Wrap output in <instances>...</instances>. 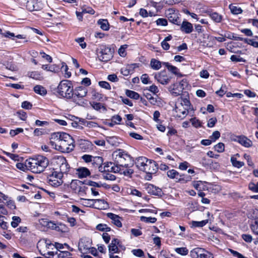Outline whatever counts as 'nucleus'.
I'll use <instances>...</instances> for the list:
<instances>
[{
    "mask_svg": "<svg viewBox=\"0 0 258 258\" xmlns=\"http://www.w3.org/2000/svg\"><path fill=\"white\" fill-rule=\"evenodd\" d=\"M248 189L253 192H258V181L255 183L253 182H250L248 185Z\"/></svg>",
    "mask_w": 258,
    "mask_h": 258,
    "instance_id": "obj_49",
    "label": "nucleus"
},
{
    "mask_svg": "<svg viewBox=\"0 0 258 258\" xmlns=\"http://www.w3.org/2000/svg\"><path fill=\"white\" fill-rule=\"evenodd\" d=\"M176 116L181 118H184L188 113V109L182 107V105H178L175 109Z\"/></svg>",
    "mask_w": 258,
    "mask_h": 258,
    "instance_id": "obj_18",
    "label": "nucleus"
},
{
    "mask_svg": "<svg viewBox=\"0 0 258 258\" xmlns=\"http://www.w3.org/2000/svg\"><path fill=\"white\" fill-rule=\"evenodd\" d=\"M180 30L186 34L190 33L193 30L192 25L187 21H183L181 25Z\"/></svg>",
    "mask_w": 258,
    "mask_h": 258,
    "instance_id": "obj_22",
    "label": "nucleus"
},
{
    "mask_svg": "<svg viewBox=\"0 0 258 258\" xmlns=\"http://www.w3.org/2000/svg\"><path fill=\"white\" fill-rule=\"evenodd\" d=\"M107 216L108 218L112 220V223L116 227L118 228L122 227V225L121 221V220L122 219L121 217L112 213H108L107 214Z\"/></svg>",
    "mask_w": 258,
    "mask_h": 258,
    "instance_id": "obj_15",
    "label": "nucleus"
},
{
    "mask_svg": "<svg viewBox=\"0 0 258 258\" xmlns=\"http://www.w3.org/2000/svg\"><path fill=\"white\" fill-rule=\"evenodd\" d=\"M180 100V104L179 105H182V107H185L189 109L190 106V102L188 99V97H180L179 99Z\"/></svg>",
    "mask_w": 258,
    "mask_h": 258,
    "instance_id": "obj_40",
    "label": "nucleus"
},
{
    "mask_svg": "<svg viewBox=\"0 0 258 258\" xmlns=\"http://www.w3.org/2000/svg\"><path fill=\"white\" fill-rule=\"evenodd\" d=\"M108 249L109 253H118L120 252L118 247L114 242H111L108 245Z\"/></svg>",
    "mask_w": 258,
    "mask_h": 258,
    "instance_id": "obj_37",
    "label": "nucleus"
},
{
    "mask_svg": "<svg viewBox=\"0 0 258 258\" xmlns=\"http://www.w3.org/2000/svg\"><path fill=\"white\" fill-rule=\"evenodd\" d=\"M167 175L169 178L174 179L176 182H186L191 179L190 176L185 177L184 174H180L174 169L169 170L167 172Z\"/></svg>",
    "mask_w": 258,
    "mask_h": 258,
    "instance_id": "obj_7",
    "label": "nucleus"
},
{
    "mask_svg": "<svg viewBox=\"0 0 258 258\" xmlns=\"http://www.w3.org/2000/svg\"><path fill=\"white\" fill-rule=\"evenodd\" d=\"M132 253L137 257H142L144 256V252L141 249H134L132 250Z\"/></svg>",
    "mask_w": 258,
    "mask_h": 258,
    "instance_id": "obj_52",
    "label": "nucleus"
},
{
    "mask_svg": "<svg viewBox=\"0 0 258 258\" xmlns=\"http://www.w3.org/2000/svg\"><path fill=\"white\" fill-rule=\"evenodd\" d=\"M42 68L44 70L54 73H57L59 70V68L54 64L51 66H49L48 64L42 65Z\"/></svg>",
    "mask_w": 258,
    "mask_h": 258,
    "instance_id": "obj_34",
    "label": "nucleus"
},
{
    "mask_svg": "<svg viewBox=\"0 0 258 258\" xmlns=\"http://www.w3.org/2000/svg\"><path fill=\"white\" fill-rule=\"evenodd\" d=\"M137 67H138L137 63L127 64L121 69L120 72L123 75L127 76L132 74L134 72V69Z\"/></svg>",
    "mask_w": 258,
    "mask_h": 258,
    "instance_id": "obj_16",
    "label": "nucleus"
},
{
    "mask_svg": "<svg viewBox=\"0 0 258 258\" xmlns=\"http://www.w3.org/2000/svg\"><path fill=\"white\" fill-rule=\"evenodd\" d=\"M177 84H174L171 85L169 88V90L170 91L171 94L174 96H177L179 95L182 92V90L180 88H176L177 87Z\"/></svg>",
    "mask_w": 258,
    "mask_h": 258,
    "instance_id": "obj_29",
    "label": "nucleus"
},
{
    "mask_svg": "<svg viewBox=\"0 0 258 258\" xmlns=\"http://www.w3.org/2000/svg\"><path fill=\"white\" fill-rule=\"evenodd\" d=\"M163 65L165 66L168 70L171 72L172 74L179 77L182 76V75L179 72V69L176 67L170 64L169 62H163Z\"/></svg>",
    "mask_w": 258,
    "mask_h": 258,
    "instance_id": "obj_24",
    "label": "nucleus"
},
{
    "mask_svg": "<svg viewBox=\"0 0 258 258\" xmlns=\"http://www.w3.org/2000/svg\"><path fill=\"white\" fill-rule=\"evenodd\" d=\"M127 47V45H123L120 46L118 50V54L121 57H124L126 55L125 49Z\"/></svg>",
    "mask_w": 258,
    "mask_h": 258,
    "instance_id": "obj_55",
    "label": "nucleus"
},
{
    "mask_svg": "<svg viewBox=\"0 0 258 258\" xmlns=\"http://www.w3.org/2000/svg\"><path fill=\"white\" fill-rule=\"evenodd\" d=\"M205 183H208L206 182H203L201 180L193 181L192 182V186L197 190L203 191L208 190L209 187L205 185Z\"/></svg>",
    "mask_w": 258,
    "mask_h": 258,
    "instance_id": "obj_20",
    "label": "nucleus"
},
{
    "mask_svg": "<svg viewBox=\"0 0 258 258\" xmlns=\"http://www.w3.org/2000/svg\"><path fill=\"white\" fill-rule=\"evenodd\" d=\"M210 16L211 19L215 22L219 23L222 20V16L216 12H214L210 14Z\"/></svg>",
    "mask_w": 258,
    "mask_h": 258,
    "instance_id": "obj_46",
    "label": "nucleus"
},
{
    "mask_svg": "<svg viewBox=\"0 0 258 258\" xmlns=\"http://www.w3.org/2000/svg\"><path fill=\"white\" fill-rule=\"evenodd\" d=\"M0 227L2 229L4 230L2 233V235L7 239H11L12 238V234L11 230H8L9 227L8 223L7 222H5L4 223L1 224Z\"/></svg>",
    "mask_w": 258,
    "mask_h": 258,
    "instance_id": "obj_21",
    "label": "nucleus"
},
{
    "mask_svg": "<svg viewBox=\"0 0 258 258\" xmlns=\"http://www.w3.org/2000/svg\"><path fill=\"white\" fill-rule=\"evenodd\" d=\"M82 159L84 161H103V159L100 156H93L89 155H84L82 156Z\"/></svg>",
    "mask_w": 258,
    "mask_h": 258,
    "instance_id": "obj_27",
    "label": "nucleus"
},
{
    "mask_svg": "<svg viewBox=\"0 0 258 258\" xmlns=\"http://www.w3.org/2000/svg\"><path fill=\"white\" fill-rule=\"evenodd\" d=\"M51 139L55 142V149L61 152L69 153L74 149V140L67 133H54L51 135Z\"/></svg>",
    "mask_w": 258,
    "mask_h": 258,
    "instance_id": "obj_1",
    "label": "nucleus"
},
{
    "mask_svg": "<svg viewBox=\"0 0 258 258\" xmlns=\"http://www.w3.org/2000/svg\"><path fill=\"white\" fill-rule=\"evenodd\" d=\"M250 226L253 233L258 235V216L252 217Z\"/></svg>",
    "mask_w": 258,
    "mask_h": 258,
    "instance_id": "obj_25",
    "label": "nucleus"
},
{
    "mask_svg": "<svg viewBox=\"0 0 258 258\" xmlns=\"http://www.w3.org/2000/svg\"><path fill=\"white\" fill-rule=\"evenodd\" d=\"M125 94L127 96L130 97L131 98L136 100L138 99L140 97V95L138 93L129 90H127L126 91Z\"/></svg>",
    "mask_w": 258,
    "mask_h": 258,
    "instance_id": "obj_43",
    "label": "nucleus"
},
{
    "mask_svg": "<svg viewBox=\"0 0 258 258\" xmlns=\"http://www.w3.org/2000/svg\"><path fill=\"white\" fill-rule=\"evenodd\" d=\"M235 141L246 148H249L252 146V141L244 135L236 137Z\"/></svg>",
    "mask_w": 258,
    "mask_h": 258,
    "instance_id": "obj_14",
    "label": "nucleus"
},
{
    "mask_svg": "<svg viewBox=\"0 0 258 258\" xmlns=\"http://www.w3.org/2000/svg\"><path fill=\"white\" fill-rule=\"evenodd\" d=\"M27 76L37 80H41L43 79L42 76L38 71L29 72L27 74Z\"/></svg>",
    "mask_w": 258,
    "mask_h": 258,
    "instance_id": "obj_30",
    "label": "nucleus"
},
{
    "mask_svg": "<svg viewBox=\"0 0 258 258\" xmlns=\"http://www.w3.org/2000/svg\"><path fill=\"white\" fill-rule=\"evenodd\" d=\"M82 124L89 128H96L98 127V124L97 122L93 121H88L85 119H82Z\"/></svg>",
    "mask_w": 258,
    "mask_h": 258,
    "instance_id": "obj_32",
    "label": "nucleus"
},
{
    "mask_svg": "<svg viewBox=\"0 0 258 258\" xmlns=\"http://www.w3.org/2000/svg\"><path fill=\"white\" fill-rule=\"evenodd\" d=\"M140 170L146 173H156L159 169L157 162H135Z\"/></svg>",
    "mask_w": 258,
    "mask_h": 258,
    "instance_id": "obj_5",
    "label": "nucleus"
},
{
    "mask_svg": "<svg viewBox=\"0 0 258 258\" xmlns=\"http://www.w3.org/2000/svg\"><path fill=\"white\" fill-rule=\"evenodd\" d=\"M208 222V220H204L201 221H192V225L195 227H202Z\"/></svg>",
    "mask_w": 258,
    "mask_h": 258,
    "instance_id": "obj_44",
    "label": "nucleus"
},
{
    "mask_svg": "<svg viewBox=\"0 0 258 258\" xmlns=\"http://www.w3.org/2000/svg\"><path fill=\"white\" fill-rule=\"evenodd\" d=\"M57 258H68L70 256H72V253L68 251H55Z\"/></svg>",
    "mask_w": 258,
    "mask_h": 258,
    "instance_id": "obj_41",
    "label": "nucleus"
},
{
    "mask_svg": "<svg viewBox=\"0 0 258 258\" xmlns=\"http://www.w3.org/2000/svg\"><path fill=\"white\" fill-rule=\"evenodd\" d=\"M112 157L115 161H122L123 160H131L132 159L130 155L121 150L113 152Z\"/></svg>",
    "mask_w": 258,
    "mask_h": 258,
    "instance_id": "obj_10",
    "label": "nucleus"
},
{
    "mask_svg": "<svg viewBox=\"0 0 258 258\" xmlns=\"http://www.w3.org/2000/svg\"><path fill=\"white\" fill-rule=\"evenodd\" d=\"M175 251L178 254H179L181 255H186L188 253V250L185 247H177L175 249Z\"/></svg>",
    "mask_w": 258,
    "mask_h": 258,
    "instance_id": "obj_45",
    "label": "nucleus"
},
{
    "mask_svg": "<svg viewBox=\"0 0 258 258\" xmlns=\"http://www.w3.org/2000/svg\"><path fill=\"white\" fill-rule=\"evenodd\" d=\"M118 162H104L106 173L114 172L119 173L125 176L131 177L134 173V170L131 168L134 165V162H131L130 164L124 165L118 164Z\"/></svg>",
    "mask_w": 258,
    "mask_h": 258,
    "instance_id": "obj_2",
    "label": "nucleus"
},
{
    "mask_svg": "<svg viewBox=\"0 0 258 258\" xmlns=\"http://www.w3.org/2000/svg\"><path fill=\"white\" fill-rule=\"evenodd\" d=\"M191 258H214L213 254L201 247H196L190 251Z\"/></svg>",
    "mask_w": 258,
    "mask_h": 258,
    "instance_id": "obj_8",
    "label": "nucleus"
},
{
    "mask_svg": "<svg viewBox=\"0 0 258 258\" xmlns=\"http://www.w3.org/2000/svg\"><path fill=\"white\" fill-rule=\"evenodd\" d=\"M155 79L162 85H166L169 83L171 77L169 76L165 71H161L156 73L154 76Z\"/></svg>",
    "mask_w": 258,
    "mask_h": 258,
    "instance_id": "obj_9",
    "label": "nucleus"
},
{
    "mask_svg": "<svg viewBox=\"0 0 258 258\" xmlns=\"http://www.w3.org/2000/svg\"><path fill=\"white\" fill-rule=\"evenodd\" d=\"M96 229L100 231L109 232L111 230V228L108 226L107 224L102 223L98 224L96 227Z\"/></svg>",
    "mask_w": 258,
    "mask_h": 258,
    "instance_id": "obj_39",
    "label": "nucleus"
},
{
    "mask_svg": "<svg viewBox=\"0 0 258 258\" xmlns=\"http://www.w3.org/2000/svg\"><path fill=\"white\" fill-rule=\"evenodd\" d=\"M34 91L36 93L42 96L46 95L47 93L46 89L41 85H36L34 87Z\"/></svg>",
    "mask_w": 258,
    "mask_h": 258,
    "instance_id": "obj_31",
    "label": "nucleus"
},
{
    "mask_svg": "<svg viewBox=\"0 0 258 258\" xmlns=\"http://www.w3.org/2000/svg\"><path fill=\"white\" fill-rule=\"evenodd\" d=\"M6 154L10 157V158L14 160V161H19L20 160H23V159L22 157H19L18 155L16 154H13L10 153H6Z\"/></svg>",
    "mask_w": 258,
    "mask_h": 258,
    "instance_id": "obj_57",
    "label": "nucleus"
},
{
    "mask_svg": "<svg viewBox=\"0 0 258 258\" xmlns=\"http://www.w3.org/2000/svg\"><path fill=\"white\" fill-rule=\"evenodd\" d=\"M67 217V222L70 224V226L74 227L77 225V221L75 218L70 217L66 215Z\"/></svg>",
    "mask_w": 258,
    "mask_h": 258,
    "instance_id": "obj_59",
    "label": "nucleus"
},
{
    "mask_svg": "<svg viewBox=\"0 0 258 258\" xmlns=\"http://www.w3.org/2000/svg\"><path fill=\"white\" fill-rule=\"evenodd\" d=\"M203 166H204L207 170L211 171L218 170L220 168V164L219 162H202Z\"/></svg>",
    "mask_w": 258,
    "mask_h": 258,
    "instance_id": "obj_19",
    "label": "nucleus"
},
{
    "mask_svg": "<svg viewBox=\"0 0 258 258\" xmlns=\"http://www.w3.org/2000/svg\"><path fill=\"white\" fill-rule=\"evenodd\" d=\"M91 105L97 111H101L102 110L103 111H106L107 110L106 107L101 103L93 102Z\"/></svg>",
    "mask_w": 258,
    "mask_h": 258,
    "instance_id": "obj_35",
    "label": "nucleus"
},
{
    "mask_svg": "<svg viewBox=\"0 0 258 258\" xmlns=\"http://www.w3.org/2000/svg\"><path fill=\"white\" fill-rule=\"evenodd\" d=\"M214 149L218 152L221 153L224 151L225 146L222 143H219L214 146Z\"/></svg>",
    "mask_w": 258,
    "mask_h": 258,
    "instance_id": "obj_56",
    "label": "nucleus"
},
{
    "mask_svg": "<svg viewBox=\"0 0 258 258\" xmlns=\"http://www.w3.org/2000/svg\"><path fill=\"white\" fill-rule=\"evenodd\" d=\"M84 183L86 185H89L92 186V187H101L103 186V184H101L100 182H96L95 181H93L90 180L86 179L84 180Z\"/></svg>",
    "mask_w": 258,
    "mask_h": 258,
    "instance_id": "obj_38",
    "label": "nucleus"
},
{
    "mask_svg": "<svg viewBox=\"0 0 258 258\" xmlns=\"http://www.w3.org/2000/svg\"><path fill=\"white\" fill-rule=\"evenodd\" d=\"M85 183H83L80 185L78 194L80 196H84L86 194V190L88 189V187L86 186Z\"/></svg>",
    "mask_w": 258,
    "mask_h": 258,
    "instance_id": "obj_53",
    "label": "nucleus"
},
{
    "mask_svg": "<svg viewBox=\"0 0 258 258\" xmlns=\"http://www.w3.org/2000/svg\"><path fill=\"white\" fill-rule=\"evenodd\" d=\"M27 162H17L16 167L17 168L23 171H26L29 170L28 164Z\"/></svg>",
    "mask_w": 258,
    "mask_h": 258,
    "instance_id": "obj_47",
    "label": "nucleus"
},
{
    "mask_svg": "<svg viewBox=\"0 0 258 258\" xmlns=\"http://www.w3.org/2000/svg\"><path fill=\"white\" fill-rule=\"evenodd\" d=\"M91 93L92 96V98L93 99L97 100L98 101H100L103 98V95L99 92H98L95 89H92Z\"/></svg>",
    "mask_w": 258,
    "mask_h": 258,
    "instance_id": "obj_42",
    "label": "nucleus"
},
{
    "mask_svg": "<svg viewBox=\"0 0 258 258\" xmlns=\"http://www.w3.org/2000/svg\"><path fill=\"white\" fill-rule=\"evenodd\" d=\"M140 220L144 222L145 223H154L156 222L157 218H156L155 217H147L143 216L141 217Z\"/></svg>",
    "mask_w": 258,
    "mask_h": 258,
    "instance_id": "obj_48",
    "label": "nucleus"
},
{
    "mask_svg": "<svg viewBox=\"0 0 258 258\" xmlns=\"http://www.w3.org/2000/svg\"><path fill=\"white\" fill-rule=\"evenodd\" d=\"M229 250L234 256L237 257V258H247L236 250L231 249H230Z\"/></svg>",
    "mask_w": 258,
    "mask_h": 258,
    "instance_id": "obj_64",
    "label": "nucleus"
},
{
    "mask_svg": "<svg viewBox=\"0 0 258 258\" xmlns=\"http://www.w3.org/2000/svg\"><path fill=\"white\" fill-rule=\"evenodd\" d=\"M49 162H28V164H37L36 167L33 169V173H39L43 172L49 165Z\"/></svg>",
    "mask_w": 258,
    "mask_h": 258,
    "instance_id": "obj_17",
    "label": "nucleus"
},
{
    "mask_svg": "<svg viewBox=\"0 0 258 258\" xmlns=\"http://www.w3.org/2000/svg\"><path fill=\"white\" fill-rule=\"evenodd\" d=\"M26 8L30 11H34L40 10L42 6L38 0H28Z\"/></svg>",
    "mask_w": 258,
    "mask_h": 258,
    "instance_id": "obj_13",
    "label": "nucleus"
},
{
    "mask_svg": "<svg viewBox=\"0 0 258 258\" xmlns=\"http://www.w3.org/2000/svg\"><path fill=\"white\" fill-rule=\"evenodd\" d=\"M241 238L246 242L250 243L252 240V237L250 234H242Z\"/></svg>",
    "mask_w": 258,
    "mask_h": 258,
    "instance_id": "obj_63",
    "label": "nucleus"
},
{
    "mask_svg": "<svg viewBox=\"0 0 258 258\" xmlns=\"http://www.w3.org/2000/svg\"><path fill=\"white\" fill-rule=\"evenodd\" d=\"M114 242L116 244V245L119 248H120L122 250H125V247L124 245L122 244L121 242L117 238H114L112 239V242Z\"/></svg>",
    "mask_w": 258,
    "mask_h": 258,
    "instance_id": "obj_60",
    "label": "nucleus"
},
{
    "mask_svg": "<svg viewBox=\"0 0 258 258\" xmlns=\"http://www.w3.org/2000/svg\"><path fill=\"white\" fill-rule=\"evenodd\" d=\"M98 24L100 26V28L104 31L109 30V24L106 19H100L98 21Z\"/></svg>",
    "mask_w": 258,
    "mask_h": 258,
    "instance_id": "obj_33",
    "label": "nucleus"
},
{
    "mask_svg": "<svg viewBox=\"0 0 258 258\" xmlns=\"http://www.w3.org/2000/svg\"><path fill=\"white\" fill-rule=\"evenodd\" d=\"M146 189L147 191V192L150 195L161 197L163 194L162 190L160 188L157 187L152 184H148L146 185Z\"/></svg>",
    "mask_w": 258,
    "mask_h": 258,
    "instance_id": "obj_12",
    "label": "nucleus"
},
{
    "mask_svg": "<svg viewBox=\"0 0 258 258\" xmlns=\"http://www.w3.org/2000/svg\"><path fill=\"white\" fill-rule=\"evenodd\" d=\"M150 64L152 69L154 70H159L161 68L163 62L155 58H152L151 60Z\"/></svg>",
    "mask_w": 258,
    "mask_h": 258,
    "instance_id": "obj_28",
    "label": "nucleus"
},
{
    "mask_svg": "<svg viewBox=\"0 0 258 258\" xmlns=\"http://www.w3.org/2000/svg\"><path fill=\"white\" fill-rule=\"evenodd\" d=\"M229 8L231 12L234 15H238L242 13V10L241 8L234 6L233 4H230Z\"/></svg>",
    "mask_w": 258,
    "mask_h": 258,
    "instance_id": "obj_36",
    "label": "nucleus"
},
{
    "mask_svg": "<svg viewBox=\"0 0 258 258\" xmlns=\"http://www.w3.org/2000/svg\"><path fill=\"white\" fill-rule=\"evenodd\" d=\"M61 69L64 72V77L66 78H69L71 76V73L68 71V67L65 62L62 63Z\"/></svg>",
    "mask_w": 258,
    "mask_h": 258,
    "instance_id": "obj_51",
    "label": "nucleus"
},
{
    "mask_svg": "<svg viewBox=\"0 0 258 258\" xmlns=\"http://www.w3.org/2000/svg\"><path fill=\"white\" fill-rule=\"evenodd\" d=\"M99 85L101 87L104 88L105 89H107V90L111 89V86H110V84L106 81H100L99 82Z\"/></svg>",
    "mask_w": 258,
    "mask_h": 258,
    "instance_id": "obj_62",
    "label": "nucleus"
},
{
    "mask_svg": "<svg viewBox=\"0 0 258 258\" xmlns=\"http://www.w3.org/2000/svg\"><path fill=\"white\" fill-rule=\"evenodd\" d=\"M12 220L13 221L11 222V225L13 228H16L21 221V218L18 216H13Z\"/></svg>",
    "mask_w": 258,
    "mask_h": 258,
    "instance_id": "obj_50",
    "label": "nucleus"
},
{
    "mask_svg": "<svg viewBox=\"0 0 258 258\" xmlns=\"http://www.w3.org/2000/svg\"><path fill=\"white\" fill-rule=\"evenodd\" d=\"M157 25L166 26L167 25V21L165 19L159 18L156 21Z\"/></svg>",
    "mask_w": 258,
    "mask_h": 258,
    "instance_id": "obj_61",
    "label": "nucleus"
},
{
    "mask_svg": "<svg viewBox=\"0 0 258 258\" xmlns=\"http://www.w3.org/2000/svg\"><path fill=\"white\" fill-rule=\"evenodd\" d=\"M62 177V172L57 171L53 169L51 174L47 176L48 183L53 187H58L63 182Z\"/></svg>",
    "mask_w": 258,
    "mask_h": 258,
    "instance_id": "obj_6",
    "label": "nucleus"
},
{
    "mask_svg": "<svg viewBox=\"0 0 258 258\" xmlns=\"http://www.w3.org/2000/svg\"><path fill=\"white\" fill-rule=\"evenodd\" d=\"M87 89L83 86H79L73 90V96L72 97L75 101L77 99L83 98L87 94Z\"/></svg>",
    "mask_w": 258,
    "mask_h": 258,
    "instance_id": "obj_11",
    "label": "nucleus"
},
{
    "mask_svg": "<svg viewBox=\"0 0 258 258\" xmlns=\"http://www.w3.org/2000/svg\"><path fill=\"white\" fill-rule=\"evenodd\" d=\"M58 94L63 98L71 99L73 96V86L69 80H62L60 82L57 88Z\"/></svg>",
    "mask_w": 258,
    "mask_h": 258,
    "instance_id": "obj_3",
    "label": "nucleus"
},
{
    "mask_svg": "<svg viewBox=\"0 0 258 258\" xmlns=\"http://www.w3.org/2000/svg\"><path fill=\"white\" fill-rule=\"evenodd\" d=\"M84 183V181H82L78 179H73L70 184V187L75 193L78 194L80 185Z\"/></svg>",
    "mask_w": 258,
    "mask_h": 258,
    "instance_id": "obj_23",
    "label": "nucleus"
},
{
    "mask_svg": "<svg viewBox=\"0 0 258 258\" xmlns=\"http://www.w3.org/2000/svg\"><path fill=\"white\" fill-rule=\"evenodd\" d=\"M77 174L79 178L86 177L90 175L89 170L86 167H81L77 169Z\"/></svg>",
    "mask_w": 258,
    "mask_h": 258,
    "instance_id": "obj_26",
    "label": "nucleus"
},
{
    "mask_svg": "<svg viewBox=\"0 0 258 258\" xmlns=\"http://www.w3.org/2000/svg\"><path fill=\"white\" fill-rule=\"evenodd\" d=\"M75 41L78 42L82 48L84 49L86 47V43L84 42V38L80 37L75 39Z\"/></svg>",
    "mask_w": 258,
    "mask_h": 258,
    "instance_id": "obj_58",
    "label": "nucleus"
},
{
    "mask_svg": "<svg viewBox=\"0 0 258 258\" xmlns=\"http://www.w3.org/2000/svg\"><path fill=\"white\" fill-rule=\"evenodd\" d=\"M220 137V133L216 131H214L211 136H210L209 138L211 140L212 142H215L217 140H218Z\"/></svg>",
    "mask_w": 258,
    "mask_h": 258,
    "instance_id": "obj_54",
    "label": "nucleus"
},
{
    "mask_svg": "<svg viewBox=\"0 0 258 258\" xmlns=\"http://www.w3.org/2000/svg\"><path fill=\"white\" fill-rule=\"evenodd\" d=\"M96 51L98 58L101 61L106 62L113 57V51L110 47L106 45H100Z\"/></svg>",
    "mask_w": 258,
    "mask_h": 258,
    "instance_id": "obj_4",
    "label": "nucleus"
}]
</instances>
